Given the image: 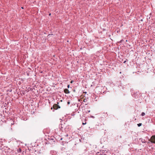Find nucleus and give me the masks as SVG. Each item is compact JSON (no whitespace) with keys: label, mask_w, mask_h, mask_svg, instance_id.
<instances>
[{"label":"nucleus","mask_w":155,"mask_h":155,"mask_svg":"<svg viewBox=\"0 0 155 155\" xmlns=\"http://www.w3.org/2000/svg\"><path fill=\"white\" fill-rule=\"evenodd\" d=\"M81 120L82 124L84 125L86 124V118L84 116H83L81 118Z\"/></svg>","instance_id":"obj_1"},{"label":"nucleus","mask_w":155,"mask_h":155,"mask_svg":"<svg viewBox=\"0 0 155 155\" xmlns=\"http://www.w3.org/2000/svg\"><path fill=\"white\" fill-rule=\"evenodd\" d=\"M151 143H155V135L152 136L150 139Z\"/></svg>","instance_id":"obj_2"},{"label":"nucleus","mask_w":155,"mask_h":155,"mask_svg":"<svg viewBox=\"0 0 155 155\" xmlns=\"http://www.w3.org/2000/svg\"><path fill=\"white\" fill-rule=\"evenodd\" d=\"M53 108L54 109L56 110L58 108H60V107L57 104H54L53 106Z\"/></svg>","instance_id":"obj_3"},{"label":"nucleus","mask_w":155,"mask_h":155,"mask_svg":"<svg viewBox=\"0 0 155 155\" xmlns=\"http://www.w3.org/2000/svg\"><path fill=\"white\" fill-rule=\"evenodd\" d=\"M64 91L66 94H68L69 93V91L67 89H65L64 90Z\"/></svg>","instance_id":"obj_4"},{"label":"nucleus","mask_w":155,"mask_h":155,"mask_svg":"<svg viewBox=\"0 0 155 155\" xmlns=\"http://www.w3.org/2000/svg\"><path fill=\"white\" fill-rule=\"evenodd\" d=\"M18 152H21V149L20 148H19L17 150Z\"/></svg>","instance_id":"obj_5"},{"label":"nucleus","mask_w":155,"mask_h":155,"mask_svg":"<svg viewBox=\"0 0 155 155\" xmlns=\"http://www.w3.org/2000/svg\"><path fill=\"white\" fill-rule=\"evenodd\" d=\"M141 115L143 116H144L145 115V113L144 112H142Z\"/></svg>","instance_id":"obj_6"},{"label":"nucleus","mask_w":155,"mask_h":155,"mask_svg":"<svg viewBox=\"0 0 155 155\" xmlns=\"http://www.w3.org/2000/svg\"><path fill=\"white\" fill-rule=\"evenodd\" d=\"M141 125H142L141 123H139V124H137V125L138 127H140V126H141Z\"/></svg>","instance_id":"obj_7"},{"label":"nucleus","mask_w":155,"mask_h":155,"mask_svg":"<svg viewBox=\"0 0 155 155\" xmlns=\"http://www.w3.org/2000/svg\"><path fill=\"white\" fill-rule=\"evenodd\" d=\"M73 82H74V81H71V83H72Z\"/></svg>","instance_id":"obj_8"},{"label":"nucleus","mask_w":155,"mask_h":155,"mask_svg":"<svg viewBox=\"0 0 155 155\" xmlns=\"http://www.w3.org/2000/svg\"><path fill=\"white\" fill-rule=\"evenodd\" d=\"M80 140V141L81 142H82V138H81V139H80V140Z\"/></svg>","instance_id":"obj_9"},{"label":"nucleus","mask_w":155,"mask_h":155,"mask_svg":"<svg viewBox=\"0 0 155 155\" xmlns=\"http://www.w3.org/2000/svg\"><path fill=\"white\" fill-rule=\"evenodd\" d=\"M69 86H70L69 85H68V88H69Z\"/></svg>","instance_id":"obj_10"},{"label":"nucleus","mask_w":155,"mask_h":155,"mask_svg":"<svg viewBox=\"0 0 155 155\" xmlns=\"http://www.w3.org/2000/svg\"><path fill=\"white\" fill-rule=\"evenodd\" d=\"M70 104V102H68V104Z\"/></svg>","instance_id":"obj_11"},{"label":"nucleus","mask_w":155,"mask_h":155,"mask_svg":"<svg viewBox=\"0 0 155 155\" xmlns=\"http://www.w3.org/2000/svg\"><path fill=\"white\" fill-rule=\"evenodd\" d=\"M80 100L79 99H78V101H80Z\"/></svg>","instance_id":"obj_12"},{"label":"nucleus","mask_w":155,"mask_h":155,"mask_svg":"<svg viewBox=\"0 0 155 155\" xmlns=\"http://www.w3.org/2000/svg\"><path fill=\"white\" fill-rule=\"evenodd\" d=\"M51 15V13H50V14H49V15H50H50Z\"/></svg>","instance_id":"obj_13"},{"label":"nucleus","mask_w":155,"mask_h":155,"mask_svg":"<svg viewBox=\"0 0 155 155\" xmlns=\"http://www.w3.org/2000/svg\"><path fill=\"white\" fill-rule=\"evenodd\" d=\"M145 142H144V141H143V142H142V143H145Z\"/></svg>","instance_id":"obj_14"},{"label":"nucleus","mask_w":155,"mask_h":155,"mask_svg":"<svg viewBox=\"0 0 155 155\" xmlns=\"http://www.w3.org/2000/svg\"><path fill=\"white\" fill-rule=\"evenodd\" d=\"M145 142H144V141H143V142H142V143H145Z\"/></svg>","instance_id":"obj_15"},{"label":"nucleus","mask_w":155,"mask_h":155,"mask_svg":"<svg viewBox=\"0 0 155 155\" xmlns=\"http://www.w3.org/2000/svg\"><path fill=\"white\" fill-rule=\"evenodd\" d=\"M21 8H22V9H23V8L22 7H21Z\"/></svg>","instance_id":"obj_16"},{"label":"nucleus","mask_w":155,"mask_h":155,"mask_svg":"<svg viewBox=\"0 0 155 155\" xmlns=\"http://www.w3.org/2000/svg\"><path fill=\"white\" fill-rule=\"evenodd\" d=\"M51 109H52V107H51Z\"/></svg>","instance_id":"obj_17"}]
</instances>
